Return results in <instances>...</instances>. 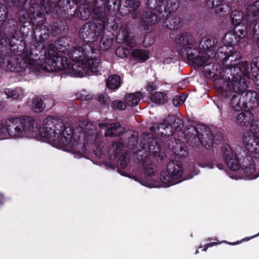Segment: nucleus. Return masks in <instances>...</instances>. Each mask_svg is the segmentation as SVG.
<instances>
[{
	"instance_id": "nucleus-1",
	"label": "nucleus",
	"mask_w": 259,
	"mask_h": 259,
	"mask_svg": "<svg viewBox=\"0 0 259 259\" xmlns=\"http://www.w3.org/2000/svg\"><path fill=\"white\" fill-rule=\"evenodd\" d=\"M0 133L11 139L33 138L39 133L41 137L49 140L53 146L73 153L84 149L85 142L92 141L93 133H79L73 137L71 127L61 120L52 117L44 119L38 131L37 122L30 116L9 117L0 122Z\"/></svg>"
},
{
	"instance_id": "nucleus-2",
	"label": "nucleus",
	"mask_w": 259,
	"mask_h": 259,
	"mask_svg": "<svg viewBox=\"0 0 259 259\" xmlns=\"http://www.w3.org/2000/svg\"><path fill=\"white\" fill-rule=\"evenodd\" d=\"M118 9L117 0H93L80 6V19L85 20L92 14L94 22L86 23L82 26L79 31L80 36L87 42L97 40L108 26V13L116 12Z\"/></svg>"
},
{
	"instance_id": "nucleus-3",
	"label": "nucleus",
	"mask_w": 259,
	"mask_h": 259,
	"mask_svg": "<svg viewBox=\"0 0 259 259\" xmlns=\"http://www.w3.org/2000/svg\"><path fill=\"white\" fill-rule=\"evenodd\" d=\"M247 63L244 62L240 66L231 69H228L230 74L227 77L226 89L223 94L228 96V92L237 93L234 95L230 100V106L235 111H240L246 108V103L244 99L243 91L247 88L246 78L250 77L249 71L247 70Z\"/></svg>"
},
{
	"instance_id": "nucleus-4",
	"label": "nucleus",
	"mask_w": 259,
	"mask_h": 259,
	"mask_svg": "<svg viewBox=\"0 0 259 259\" xmlns=\"http://www.w3.org/2000/svg\"><path fill=\"white\" fill-rule=\"evenodd\" d=\"M147 6L155 13L149 11L141 16L140 23L144 27L154 24L165 16L170 15L177 8L178 5L176 0H148Z\"/></svg>"
},
{
	"instance_id": "nucleus-5",
	"label": "nucleus",
	"mask_w": 259,
	"mask_h": 259,
	"mask_svg": "<svg viewBox=\"0 0 259 259\" xmlns=\"http://www.w3.org/2000/svg\"><path fill=\"white\" fill-rule=\"evenodd\" d=\"M57 47L51 44L49 46L45 60L40 64V68L43 70L51 72L63 70L67 73L69 69L70 61L66 57L59 55Z\"/></svg>"
},
{
	"instance_id": "nucleus-6",
	"label": "nucleus",
	"mask_w": 259,
	"mask_h": 259,
	"mask_svg": "<svg viewBox=\"0 0 259 259\" xmlns=\"http://www.w3.org/2000/svg\"><path fill=\"white\" fill-rule=\"evenodd\" d=\"M181 55L183 57H186L189 63L194 67H200L207 63V64L212 62L216 57L214 50L199 51L191 47L182 48Z\"/></svg>"
},
{
	"instance_id": "nucleus-7",
	"label": "nucleus",
	"mask_w": 259,
	"mask_h": 259,
	"mask_svg": "<svg viewBox=\"0 0 259 259\" xmlns=\"http://www.w3.org/2000/svg\"><path fill=\"white\" fill-rule=\"evenodd\" d=\"M233 24L239 26L241 23L245 25L257 23L259 21V0L247 7L246 14L240 11H234L231 15Z\"/></svg>"
},
{
	"instance_id": "nucleus-8",
	"label": "nucleus",
	"mask_w": 259,
	"mask_h": 259,
	"mask_svg": "<svg viewBox=\"0 0 259 259\" xmlns=\"http://www.w3.org/2000/svg\"><path fill=\"white\" fill-rule=\"evenodd\" d=\"M60 52L67 54L73 60L82 61L87 56V45L81 47L67 38H61L57 44Z\"/></svg>"
},
{
	"instance_id": "nucleus-9",
	"label": "nucleus",
	"mask_w": 259,
	"mask_h": 259,
	"mask_svg": "<svg viewBox=\"0 0 259 259\" xmlns=\"http://www.w3.org/2000/svg\"><path fill=\"white\" fill-rule=\"evenodd\" d=\"M192 132H194V144L196 146L199 144L202 145L206 149L211 148L213 144H217V141H221V136H213L211 130L208 127L204 125H198L196 127H192Z\"/></svg>"
},
{
	"instance_id": "nucleus-10",
	"label": "nucleus",
	"mask_w": 259,
	"mask_h": 259,
	"mask_svg": "<svg viewBox=\"0 0 259 259\" xmlns=\"http://www.w3.org/2000/svg\"><path fill=\"white\" fill-rule=\"evenodd\" d=\"M183 168L180 164L173 161L168 163L166 169L161 173L160 180L163 187H168L183 181Z\"/></svg>"
},
{
	"instance_id": "nucleus-11",
	"label": "nucleus",
	"mask_w": 259,
	"mask_h": 259,
	"mask_svg": "<svg viewBox=\"0 0 259 259\" xmlns=\"http://www.w3.org/2000/svg\"><path fill=\"white\" fill-rule=\"evenodd\" d=\"M182 124V121L179 118L174 115H170L164 123L159 125L155 124L150 129L153 133L158 132L161 136H169L172 135L175 131L180 130Z\"/></svg>"
},
{
	"instance_id": "nucleus-12",
	"label": "nucleus",
	"mask_w": 259,
	"mask_h": 259,
	"mask_svg": "<svg viewBox=\"0 0 259 259\" xmlns=\"http://www.w3.org/2000/svg\"><path fill=\"white\" fill-rule=\"evenodd\" d=\"M223 45L220 46L218 50V53L216 54L217 57H215L214 59H219L224 64L227 62V60H229L230 58H234V59H231V62L229 65V67L226 68V72L227 74H230V72L228 71V69L234 67L236 66L237 65L231 66V64L236 63L238 62L240 56L239 54L234 51V48L233 46L230 44H226V41L223 40Z\"/></svg>"
},
{
	"instance_id": "nucleus-13",
	"label": "nucleus",
	"mask_w": 259,
	"mask_h": 259,
	"mask_svg": "<svg viewBox=\"0 0 259 259\" xmlns=\"http://www.w3.org/2000/svg\"><path fill=\"white\" fill-rule=\"evenodd\" d=\"M243 143L246 150L253 157L259 156V132H245Z\"/></svg>"
},
{
	"instance_id": "nucleus-14",
	"label": "nucleus",
	"mask_w": 259,
	"mask_h": 259,
	"mask_svg": "<svg viewBox=\"0 0 259 259\" xmlns=\"http://www.w3.org/2000/svg\"><path fill=\"white\" fill-rule=\"evenodd\" d=\"M237 124L241 126L249 127V130L246 132H259V121L254 120L253 114L249 111L239 113L236 117Z\"/></svg>"
},
{
	"instance_id": "nucleus-15",
	"label": "nucleus",
	"mask_w": 259,
	"mask_h": 259,
	"mask_svg": "<svg viewBox=\"0 0 259 259\" xmlns=\"http://www.w3.org/2000/svg\"><path fill=\"white\" fill-rule=\"evenodd\" d=\"M39 9H40V6L38 4H32L29 8V12L26 9H21L18 12L20 21L22 23L29 21L34 24V20L35 19V16L37 17H41L42 15Z\"/></svg>"
},
{
	"instance_id": "nucleus-16",
	"label": "nucleus",
	"mask_w": 259,
	"mask_h": 259,
	"mask_svg": "<svg viewBox=\"0 0 259 259\" xmlns=\"http://www.w3.org/2000/svg\"><path fill=\"white\" fill-rule=\"evenodd\" d=\"M154 139L152 134H143L141 136L140 146L148 155H157L160 152L159 146H154Z\"/></svg>"
},
{
	"instance_id": "nucleus-17",
	"label": "nucleus",
	"mask_w": 259,
	"mask_h": 259,
	"mask_svg": "<svg viewBox=\"0 0 259 259\" xmlns=\"http://www.w3.org/2000/svg\"><path fill=\"white\" fill-rule=\"evenodd\" d=\"M247 34L246 27L244 26H236L234 29L229 31L224 37L223 40L226 44H230L233 46L238 43L241 39Z\"/></svg>"
},
{
	"instance_id": "nucleus-18",
	"label": "nucleus",
	"mask_w": 259,
	"mask_h": 259,
	"mask_svg": "<svg viewBox=\"0 0 259 259\" xmlns=\"http://www.w3.org/2000/svg\"><path fill=\"white\" fill-rule=\"evenodd\" d=\"M244 61H242L240 63H236L231 64V66L237 65L236 66L232 67L229 69H231L232 68H234V67H238L240 66V64L244 62ZM247 63V70L249 71L250 74V77L249 78H246V83H247V80L250 79L251 77L254 82H255L257 84H259V57L254 58L251 62V68L250 69L248 67V64L247 61H245Z\"/></svg>"
},
{
	"instance_id": "nucleus-19",
	"label": "nucleus",
	"mask_w": 259,
	"mask_h": 259,
	"mask_svg": "<svg viewBox=\"0 0 259 259\" xmlns=\"http://www.w3.org/2000/svg\"><path fill=\"white\" fill-rule=\"evenodd\" d=\"M67 73L72 76L80 77L89 75L85 61L83 60L77 61L71 66L70 65Z\"/></svg>"
},
{
	"instance_id": "nucleus-20",
	"label": "nucleus",
	"mask_w": 259,
	"mask_h": 259,
	"mask_svg": "<svg viewBox=\"0 0 259 259\" xmlns=\"http://www.w3.org/2000/svg\"><path fill=\"white\" fill-rule=\"evenodd\" d=\"M224 158L229 168L233 171H236L239 169L240 162L238 157L230 147L224 152Z\"/></svg>"
},
{
	"instance_id": "nucleus-21",
	"label": "nucleus",
	"mask_w": 259,
	"mask_h": 259,
	"mask_svg": "<svg viewBox=\"0 0 259 259\" xmlns=\"http://www.w3.org/2000/svg\"><path fill=\"white\" fill-rule=\"evenodd\" d=\"M100 128H105V136L113 137L119 136L122 132L123 129L119 122L112 123H100L98 124Z\"/></svg>"
},
{
	"instance_id": "nucleus-22",
	"label": "nucleus",
	"mask_w": 259,
	"mask_h": 259,
	"mask_svg": "<svg viewBox=\"0 0 259 259\" xmlns=\"http://www.w3.org/2000/svg\"><path fill=\"white\" fill-rule=\"evenodd\" d=\"M206 4L209 8L213 9L220 15H224L230 11L229 6L222 0H207Z\"/></svg>"
},
{
	"instance_id": "nucleus-23",
	"label": "nucleus",
	"mask_w": 259,
	"mask_h": 259,
	"mask_svg": "<svg viewBox=\"0 0 259 259\" xmlns=\"http://www.w3.org/2000/svg\"><path fill=\"white\" fill-rule=\"evenodd\" d=\"M117 39L119 42H124L130 48H134L137 45L135 39L129 35L128 30L126 26L120 28L117 35Z\"/></svg>"
},
{
	"instance_id": "nucleus-24",
	"label": "nucleus",
	"mask_w": 259,
	"mask_h": 259,
	"mask_svg": "<svg viewBox=\"0 0 259 259\" xmlns=\"http://www.w3.org/2000/svg\"><path fill=\"white\" fill-rule=\"evenodd\" d=\"M244 99L246 103V107L248 109H253L259 105V97L258 94L253 91H243Z\"/></svg>"
},
{
	"instance_id": "nucleus-25",
	"label": "nucleus",
	"mask_w": 259,
	"mask_h": 259,
	"mask_svg": "<svg viewBox=\"0 0 259 259\" xmlns=\"http://www.w3.org/2000/svg\"><path fill=\"white\" fill-rule=\"evenodd\" d=\"M156 155H145L143 161V168L145 174L149 177L155 176L157 169L154 164L153 158Z\"/></svg>"
},
{
	"instance_id": "nucleus-26",
	"label": "nucleus",
	"mask_w": 259,
	"mask_h": 259,
	"mask_svg": "<svg viewBox=\"0 0 259 259\" xmlns=\"http://www.w3.org/2000/svg\"><path fill=\"white\" fill-rule=\"evenodd\" d=\"M247 165L241 168L240 170L244 174V178L247 180H252L259 177V171L256 170L255 163L253 160L249 161Z\"/></svg>"
},
{
	"instance_id": "nucleus-27",
	"label": "nucleus",
	"mask_w": 259,
	"mask_h": 259,
	"mask_svg": "<svg viewBox=\"0 0 259 259\" xmlns=\"http://www.w3.org/2000/svg\"><path fill=\"white\" fill-rule=\"evenodd\" d=\"M49 29L46 26L42 24H40L39 27H36L34 31V37L39 42H42L47 40L49 38Z\"/></svg>"
},
{
	"instance_id": "nucleus-28",
	"label": "nucleus",
	"mask_w": 259,
	"mask_h": 259,
	"mask_svg": "<svg viewBox=\"0 0 259 259\" xmlns=\"http://www.w3.org/2000/svg\"><path fill=\"white\" fill-rule=\"evenodd\" d=\"M218 42V38L213 35L204 36L200 41V47L205 51L211 50L210 49Z\"/></svg>"
},
{
	"instance_id": "nucleus-29",
	"label": "nucleus",
	"mask_w": 259,
	"mask_h": 259,
	"mask_svg": "<svg viewBox=\"0 0 259 259\" xmlns=\"http://www.w3.org/2000/svg\"><path fill=\"white\" fill-rule=\"evenodd\" d=\"M22 60L24 61L23 65L21 67V69H25L27 65H33L35 64H38L34 59L33 55L31 51L28 48H25L22 55Z\"/></svg>"
},
{
	"instance_id": "nucleus-30",
	"label": "nucleus",
	"mask_w": 259,
	"mask_h": 259,
	"mask_svg": "<svg viewBox=\"0 0 259 259\" xmlns=\"http://www.w3.org/2000/svg\"><path fill=\"white\" fill-rule=\"evenodd\" d=\"M89 74L91 73H97L100 71L101 65L100 60L96 58L88 59L85 61Z\"/></svg>"
},
{
	"instance_id": "nucleus-31",
	"label": "nucleus",
	"mask_w": 259,
	"mask_h": 259,
	"mask_svg": "<svg viewBox=\"0 0 259 259\" xmlns=\"http://www.w3.org/2000/svg\"><path fill=\"white\" fill-rule=\"evenodd\" d=\"M142 97V93L138 92L136 93L128 94L125 96V102L126 105L130 106L137 105Z\"/></svg>"
},
{
	"instance_id": "nucleus-32",
	"label": "nucleus",
	"mask_w": 259,
	"mask_h": 259,
	"mask_svg": "<svg viewBox=\"0 0 259 259\" xmlns=\"http://www.w3.org/2000/svg\"><path fill=\"white\" fill-rule=\"evenodd\" d=\"M179 43L183 47L179 50L181 54V50L182 48L191 47L193 45L194 40L193 36L188 34H183L179 37Z\"/></svg>"
},
{
	"instance_id": "nucleus-33",
	"label": "nucleus",
	"mask_w": 259,
	"mask_h": 259,
	"mask_svg": "<svg viewBox=\"0 0 259 259\" xmlns=\"http://www.w3.org/2000/svg\"><path fill=\"white\" fill-rule=\"evenodd\" d=\"M121 84V78L119 75H111L107 80V87L111 90H114L118 88Z\"/></svg>"
},
{
	"instance_id": "nucleus-34",
	"label": "nucleus",
	"mask_w": 259,
	"mask_h": 259,
	"mask_svg": "<svg viewBox=\"0 0 259 259\" xmlns=\"http://www.w3.org/2000/svg\"><path fill=\"white\" fill-rule=\"evenodd\" d=\"M167 19L164 21V25L170 29H177L180 23V18L173 15L165 16Z\"/></svg>"
},
{
	"instance_id": "nucleus-35",
	"label": "nucleus",
	"mask_w": 259,
	"mask_h": 259,
	"mask_svg": "<svg viewBox=\"0 0 259 259\" xmlns=\"http://www.w3.org/2000/svg\"><path fill=\"white\" fill-rule=\"evenodd\" d=\"M150 99L153 102L159 104H164L167 101L166 95L160 92H156L151 94Z\"/></svg>"
},
{
	"instance_id": "nucleus-36",
	"label": "nucleus",
	"mask_w": 259,
	"mask_h": 259,
	"mask_svg": "<svg viewBox=\"0 0 259 259\" xmlns=\"http://www.w3.org/2000/svg\"><path fill=\"white\" fill-rule=\"evenodd\" d=\"M45 108V106L43 104L41 98L35 97L32 102V109L34 112L39 113L43 111Z\"/></svg>"
},
{
	"instance_id": "nucleus-37",
	"label": "nucleus",
	"mask_w": 259,
	"mask_h": 259,
	"mask_svg": "<svg viewBox=\"0 0 259 259\" xmlns=\"http://www.w3.org/2000/svg\"><path fill=\"white\" fill-rule=\"evenodd\" d=\"M132 56L133 57L141 60L142 61H145L149 57V53L148 52L145 50L139 49L134 50L132 52Z\"/></svg>"
},
{
	"instance_id": "nucleus-38",
	"label": "nucleus",
	"mask_w": 259,
	"mask_h": 259,
	"mask_svg": "<svg viewBox=\"0 0 259 259\" xmlns=\"http://www.w3.org/2000/svg\"><path fill=\"white\" fill-rule=\"evenodd\" d=\"M123 147L122 144L120 142H114L109 150L110 158L116 157L121 151Z\"/></svg>"
},
{
	"instance_id": "nucleus-39",
	"label": "nucleus",
	"mask_w": 259,
	"mask_h": 259,
	"mask_svg": "<svg viewBox=\"0 0 259 259\" xmlns=\"http://www.w3.org/2000/svg\"><path fill=\"white\" fill-rule=\"evenodd\" d=\"M127 47H118L115 52L116 55L121 58L126 57L130 55H132V48L127 46Z\"/></svg>"
},
{
	"instance_id": "nucleus-40",
	"label": "nucleus",
	"mask_w": 259,
	"mask_h": 259,
	"mask_svg": "<svg viewBox=\"0 0 259 259\" xmlns=\"http://www.w3.org/2000/svg\"><path fill=\"white\" fill-rule=\"evenodd\" d=\"M172 150L174 152L181 157H186L188 154V151L187 147L183 145H180L175 148H172Z\"/></svg>"
},
{
	"instance_id": "nucleus-41",
	"label": "nucleus",
	"mask_w": 259,
	"mask_h": 259,
	"mask_svg": "<svg viewBox=\"0 0 259 259\" xmlns=\"http://www.w3.org/2000/svg\"><path fill=\"white\" fill-rule=\"evenodd\" d=\"M130 157V152L126 151L122 153L119 158V164L121 167L123 168L126 166L129 161Z\"/></svg>"
},
{
	"instance_id": "nucleus-42",
	"label": "nucleus",
	"mask_w": 259,
	"mask_h": 259,
	"mask_svg": "<svg viewBox=\"0 0 259 259\" xmlns=\"http://www.w3.org/2000/svg\"><path fill=\"white\" fill-rule=\"evenodd\" d=\"M5 92L8 98H11L13 99L16 100L18 99L19 97V94L16 90L7 89L5 90Z\"/></svg>"
},
{
	"instance_id": "nucleus-43",
	"label": "nucleus",
	"mask_w": 259,
	"mask_h": 259,
	"mask_svg": "<svg viewBox=\"0 0 259 259\" xmlns=\"http://www.w3.org/2000/svg\"><path fill=\"white\" fill-rule=\"evenodd\" d=\"M8 15V11L5 6L0 4V23H4Z\"/></svg>"
},
{
	"instance_id": "nucleus-44",
	"label": "nucleus",
	"mask_w": 259,
	"mask_h": 259,
	"mask_svg": "<svg viewBox=\"0 0 259 259\" xmlns=\"http://www.w3.org/2000/svg\"><path fill=\"white\" fill-rule=\"evenodd\" d=\"M139 182L143 186L149 188L158 187L159 185L153 181L152 179L150 180H141Z\"/></svg>"
},
{
	"instance_id": "nucleus-45",
	"label": "nucleus",
	"mask_w": 259,
	"mask_h": 259,
	"mask_svg": "<svg viewBox=\"0 0 259 259\" xmlns=\"http://www.w3.org/2000/svg\"><path fill=\"white\" fill-rule=\"evenodd\" d=\"M186 100V97L184 95L176 96L173 100V104L175 106H179L184 103Z\"/></svg>"
},
{
	"instance_id": "nucleus-46",
	"label": "nucleus",
	"mask_w": 259,
	"mask_h": 259,
	"mask_svg": "<svg viewBox=\"0 0 259 259\" xmlns=\"http://www.w3.org/2000/svg\"><path fill=\"white\" fill-rule=\"evenodd\" d=\"M111 107L115 109L123 110L125 108V105L122 101H114L111 103Z\"/></svg>"
},
{
	"instance_id": "nucleus-47",
	"label": "nucleus",
	"mask_w": 259,
	"mask_h": 259,
	"mask_svg": "<svg viewBox=\"0 0 259 259\" xmlns=\"http://www.w3.org/2000/svg\"><path fill=\"white\" fill-rule=\"evenodd\" d=\"M111 46V41L110 39L102 38L100 43V48L102 50H107Z\"/></svg>"
},
{
	"instance_id": "nucleus-48",
	"label": "nucleus",
	"mask_w": 259,
	"mask_h": 259,
	"mask_svg": "<svg viewBox=\"0 0 259 259\" xmlns=\"http://www.w3.org/2000/svg\"><path fill=\"white\" fill-rule=\"evenodd\" d=\"M200 167L202 168L207 167L209 169H212L214 168V165L212 162H206L203 163H200L199 164Z\"/></svg>"
},
{
	"instance_id": "nucleus-49",
	"label": "nucleus",
	"mask_w": 259,
	"mask_h": 259,
	"mask_svg": "<svg viewBox=\"0 0 259 259\" xmlns=\"http://www.w3.org/2000/svg\"><path fill=\"white\" fill-rule=\"evenodd\" d=\"M0 43L2 45H4L5 46H6L8 45H10V40L7 35L4 34L2 35L0 40Z\"/></svg>"
},
{
	"instance_id": "nucleus-50",
	"label": "nucleus",
	"mask_w": 259,
	"mask_h": 259,
	"mask_svg": "<svg viewBox=\"0 0 259 259\" xmlns=\"http://www.w3.org/2000/svg\"><path fill=\"white\" fill-rule=\"evenodd\" d=\"M138 133L137 132H134L132 136L131 140H130V142L132 143L133 146H135L138 143Z\"/></svg>"
},
{
	"instance_id": "nucleus-51",
	"label": "nucleus",
	"mask_w": 259,
	"mask_h": 259,
	"mask_svg": "<svg viewBox=\"0 0 259 259\" xmlns=\"http://www.w3.org/2000/svg\"><path fill=\"white\" fill-rule=\"evenodd\" d=\"M147 90L148 91H153L156 90V85L153 83L150 82L147 84Z\"/></svg>"
},
{
	"instance_id": "nucleus-52",
	"label": "nucleus",
	"mask_w": 259,
	"mask_h": 259,
	"mask_svg": "<svg viewBox=\"0 0 259 259\" xmlns=\"http://www.w3.org/2000/svg\"><path fill=\"white\" fill-rule=\"evenodd\" d=\"M79 0H68L67 3L70 5V8L73 7V5H76Z\"/></svg>"
},
{
	"instance_id": "nucleus-53",
	"label": "nucleus",
	"mask_w": 259,
	"mask_h": 259,
	"mask_svg": "<svg viewBox=\"0 0 259 259\" xmlns=\"http://www.w3.org/2000/svg\"><path fill=\"white\" fill-rule=\"evenodd\" d=\"M105 166H106V168L109 169L111 168L112 169H114L115 168V166L111 163L110 164H106Z\"/></svg>"
},
{
	"instance_id": "nucleus-54",
	"label": "nucleus",
	"mask_w": 259,
	"mask_h": 259,
	"mask_svg": "<svg viewBox=\"0 0 259 259\" xmlns=\"http://www.w3.org/2000/svg\"><path fill=\"white\" fill-rule=\"evenodd\" d=\"M93 127V125L92 123L88 124L87 125V129L91 130V131L93 130L92 127Z\"/></svg>"
},
{
	"instance_id": "nucleus-55",
	"label": "nucleus",
	"mask_w": 259,
	"mask_h": 259,
	"mask_svg": "<svg viewBox=\"0 0 259 259\" xmlns=\"http://www.w3.org/2000/svg\"><path fill=\"white\" fill-rule=\"evenodd\" d=\"M172 59L170 58H166L164 60H163L164 63H169L171 62Z\"/></svg>"
},
{
	"instance_id": "nucleus-56",
	"label": "nucleus",
	"mask_w": 259,
	"mask_h": 259,
	"mask_svg": "<svg viewBox=\"0 0 259 259\" xmlns=\"http://www.w3.org/2000/svg\"><path fill=\"white\" fill-rule=\"evenodd\" d=\"M105 97L104 95H101L99 97H98V100L99 101H105L104 100V99H105Z\"/></svg>"
},
{
	"instance_id": "nucleus-57",
	"label": "nucleus",
	"mask_w": 259,
	"mask_h": 259,
	"mask_svg": "<svg viewBox=\"0 0 259 259\" xmlns=\"http://www.w3.org/2000/svg\"><path fill=\"white\" fill-rule=\"evenodd\" d=\"M217 166L220 170L223 169L224 168V166L221 164H218Z\"/></svg>"
},
{
	"instance_id": "nucleus-58",
	"label": "nucleus",
	"mask_w": 259,
	"mask_h": 259,
	"mask_svg": "<svg viewBox=\"0 0 259 259\" xmlns=\"http://www.w3.org/2000/svg\"><path fill=\"white\" fill-rule=\"evenodd\" d=\"M3 200H4L3 195L2 194H0V206L3 204Z\"/></svg>"
},
{
	"instance_id": "nucleus-59",
	"label": "nucleus",
	"mask_w": 259,
	"mask_h": 259,
	"mask_svg": "<svg viewBox=\"0 0 259 259\" xmlns=\"http://www.w3.org/2000/svg\"><path fill=\"white\" fill-rule=\"evenodd\" d=\"M217 244H218V243H215V242H211V243H209L207 244V245L209 247H212L214 245H215Z\"/></svg>"
},
{
	"instance_id": "nucleus-60",
	"label": "nucleus",
	"mask_w": 259,
	"mask_h": 259,
	"mask_svg": "<svg viewBox=\"0 0 259 259\" xmlns=\"http://www.w3.org/2000/svg\"><path fill=\"white\" fill-rule=\"evenodd\" d=\"M217 244H218V243H215V242H211V243H209L207 244V245L209 247H212L214 245H215Z\"/></svg>"
},
{
	"instance_id": "nucleus-61",
	"label": "nucleus",
	"mask_w": 259,
	"mask_h": 259,
	"mask_svg": "<svg viewBox=\"0 0 259 259\" xmlns=\"http://www.w3.org/2000/svg\"><path fill=\"white\" fill-rule=\"evenodd\" d=\"M208 247L207 246V244L205 245L204 246V248H203V251H206V250H207V249L208 248Z\"/></svg>"
},
{
	"instance_id": "nucleus-62",
	"label": "nucleus",
	"mask_w": 259,
	"mask_h": 259,
	"mask_svg": "<svg viewBox=\"0 0 259 259\" xmlns=\"http://www.w3.org/2000/svg\"><path fill=\"white\" fill-rule=\"evenodd\" d=\"M107 1V0H106V1ZM120 1H119V0H117V3H118V10H117L116 11H118V10H119V4H120Z\"/></svg>"
},
{
	"instance_id": "nucleus-63",
	"label": "nucleus",
	"mask_w": 259,
	"mask_h": 259,
	"mask_svg": "<svg viewBox=\"0 0 259 259\" xmlns=\"http://www.w3.org/2000/svg\"><path fill=\"white\" fill-rule=\"evenodd\" d=\"M256 43H257V46H258V48H259V36H258V37L257 36V42H256Z\"/></svg>"
},
{
	"instance_id": "nucleus-64",
	"label": "nucleus",
	"mask_w": 259,
	"mask_h": 259,
	"mask_svg": "<svg viewBox=\"0 0 259 259\" xmlns=\"http://www.w3.org/2000/svg\"><path fill=\"white\" fill-rule=\"evenodd\" d=\"M231 178H232V179H236L237 180L238 179V178L237 177H232V176H230Z\"/></svg>"
}]
</instances>
